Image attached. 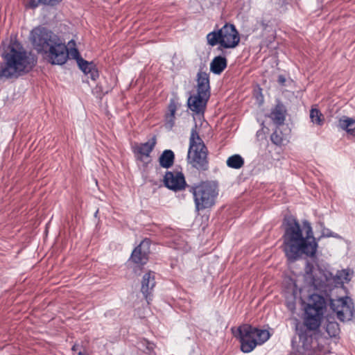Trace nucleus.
<instances>
[{
	"label": "nucleus",
	"instance_id": "39448f33",
	"mask_svg": "<svg viewBox=\"0 0 355 355\" xmlns=\"http://www.w3.org/2000/svg\"><path fill=\"white\" fill-rule=\"evenodd\" d=\"M326 308V302L323 297L318 294H312L308 299L304 307V325L309 330L317 329L321 323V320Z\"/></svg>",
	"mask_w": 355,
	"mask_h": 355
},
{
	"label": "nucleus",
	"instance_id": "9b49d317",
	"mask_svg": "<svg viewBox=\"0 0 355 355\" xmlns=\"http://www.w3.org/2000/svg\"><path fill=\"white\" fill-rule=\"evenodd\" d=\"M48 58L53 64H63L68 58V49L58 37L48 49Z\"/></svg>",
	"mask_w": 355,
	"mask_h": 355
},
{
	"label": "nucleus",
	"instance_id": "ea45409f",
	"mask_svg": "<svg viewBox=\"0 0 355 355\" xmlns=\"http://www.w3.org/2000/svg\"><path fill=\"white\" fill-rule=\"evenodd\" d=\"M326 236H333V235H332V234H327Z\"/></svg>",
	"mask_w": 355,
	"mask_h": 355
},
{
	"label": "nucleus",
	"instance_id": "f704fd0d",
	"mask_svg": "<svg viewBox=\"0 0 355 355\" xmlns=\"http://www.w3.org/2000/svg\"><path fill=\"white\" fill-rule=\"evenodd\" d=\"M285 81H286V79L283 76L281 75L278 77V82L280 84L283 85L285 83Z\"/></svg>",
	"mask_w": 355,
	"mask_h": 355
},
{
	"label": "nucleus",
	"instance_id": "7ed1b4c3",
	"mask_svg": "<svg viewBox=\"0 0 355 355\" xmlns=\"http://www.w3.org/2000/svg\"><path fill=\"white\" fill-rule=\"evenodd\" d=\"M241 349L244 353L252 352L257 345H261L270 338L268 331L259 329L249 324H243L237 329Z\"/></svg>",
	"mask_w": 355,
	"mask_h": 355
},
{
	"label": "nucleus",
	"instance_id": "6ab92c4d",
	"mask_svg": "<svg viewBox=\"0 0 355 355\" xmlns=\"http://www.w3.org/2000/svg\"><path fill=\"white\" fill-rule=\"evenodd\" d=\"M227 67V60L221 56L214 58L210 64V70L216 74H220Z\"/></svg>",
	"mask_w": 355,
	"mask_h": 355
},
{
	"label": "nucleus",
	"instance_id": "6e6552de",
	"mask_svg": "<svg viewBox=\"0 0 355 355\" xmlns=\"http://www.w3.org/2000/svg\"><path fill=\"white\" fill-rule=\"evenodd\" d=\"M57 36L44 28H34L31 33V40L34 48L38 51L46 53L49 46L57 40Z\"/></svg>",
	"mask_w": 355,
	"mask_h": 355
},
{
	"label": "nucleus",
	"instance_id": "412c9836",
	"mask_svg": "<svg viewBox=\"0 0 355 355\" xmlns=\"http://www.w3.org/2000/svg\"><path fill=\"white\" fill-rule=\"evenodd\" d=\"M310 280L309 288V289L313 288L315 290L323 291L326 286L328 285V279H326L325 281L321 279L319 277H312L311 275L307 274L306 276V280Z\"/></svg>",
	"mask_w": 355,
	"mask_h": 355
},
{
	"label": "nucleus",
	"instance_id": "58836bf2",
	"mask_svg": "<svg viewBox=\"0 0 355 355\" xmlns=\"http://www.w3.org/2000/svg\"><path fill=\"white\" fill-rule=\"evenodd\" d=\"M71 44H74V42H73V41H71V42H69V45H71Z\"/></svg>",
	"mask_w": 355,
	"mask_h": 355
},
{
	"label": "nucleus",
	"instance_id": "c85d7f7f",
	"mask_svg": "<svg viewBox=\"0 0 355 355\" xmlns=\"http://www.w3.org/2000/svg\"><path fill=\"white\" fill-rule=\"evenodd\" d=\"M271 141L276 145H282L284 139L281 135V132H279L277 130L271 135Z\"/></svg>",
	"mask_w": 355,
	"mask_h": 355
},
{
	"label": "nucleus",
	"instance_id": "c756f323",
	"mask_svg": "<svg viewBox=\"0 0 355 355\" xmlns=\"http://www.w3.org/2000/svg\"><path fill=\"white\" fill-rule=\"evenodd\" d=\"M175 116L168 114L165 115V126L166 128L171 130L175 125Z\"/></svg>",
	"mask_w": 355,
	"mask_h": 355
},
{
	"label": "nucleus",
	"instance_id": "aec40b11",
	"mask_svg": "<svg viewBox=\"0 0 355 355\" xmlns=\"http://www.w3.org/2000/svg\"><path fill=\"white\" fill-rule=\"evenodd\" d=\"M270 117L277 125H282L285 120V111L282 105H277L270 113Z\"/></svg>",
	"mask_w": 355,
	"mask_h": 355
},
{
	"label": "nucleus",
	"instance_id": "72a5a7b5",
	"mask_svg": "<svg viewBox=\"0 0 355 355\" xmlns=\"http://www.w3.org/2000/svg\"><path fill=\"white\" fill-rule=\"evenodd\" d=\"M62 0H42V3L47 5H55Z\"/></svg>",
	"mask_w": 355,
	"mask_h": 355
},
{
	"label": "nucleus",
	"instance_id": "7c9ffc66",
	"mask_svg": "<svg viewBox=\"0 0 355 355\" xmlns=\"http://www.w3.org/2000/svg\"><path fill=\"white\" fill-rule=\"evenodd\" d=\"M338 330V324L336 322H330L327 326V331L330 336H335Z\"/></svg>",
	"mask_w": 355,
	"mask_h": 355
},
{
	"label": "nucleus",
	"instance_id": "a211bd4d",
	"mask_svg": "<svg viewBox=\"0 0 355 355\" xmlns=\"http://www.w3.org/2000/svg\"><path fill=\"white\" fill-rule=\"evenodd\" d=\"M338 126L345 130L348 134L355 135V119L347 116H343L339 119Z\"/></svg>",
	"mask_w": 355,
	"mask_h": 355
},
{
	"label": "nucleus",
	"instance_id": "5701e85b",
	"mask_svg": "<svg viewBox=\"0 0 355 355\" xmlns=\"http://www.w3.org/2000/svg\"><path fill=\"white\" fill-rule=\"evenodd\" d=\"M159 164L164 168H169L173 164L174 153L171 150H165L161 155L159 159Z\"/></svg>",
	"mask_w": 355,
	"mask_h": 355
},
{
	"label": "nucleus",
	"instance_id": "ddd939ff",
	"mask_svg": "<svg viewBox=\"0 0 355 355\" xmlns=\"http://www.w3.org/2000/svg\"><path fill=\"white\" fill-rule=\"evenodd\" d=\"M149 252L150 241L144 239L133 250L131 254V260L135 263L144 265L148 259Z\"/></svg>",
	"mask_w": 355,
	"mask_h": 355
},
{
	"label": "nucleus",
	"instance_id": "1a4fd4ad",
	"mask_svg": "<svg viewBox=\"0 0 355 355\" xmlns=\"http://www.w3.org/2000/svg\"><path fill=\"white\" fill-rule=\"evenodd\" d=\"M331 309L336 313L337 318L343 321L350 320L354 315V306L349 297L332 299L330 302Z\"/></svg>",
	"mask_w": 355,
	"mask_h": 355
},
{
	"label": "nucleus",
	"instance_id": "f03ea898",
	"mask_svg": "<svg viewBox=\"0 0 355 355\" xmlns=\"http://www.w3.org/2000/svg\"><path fill=\"white\" fill-rule=\"evenodd\" d=\"M2 57L3 64L0 68V79L17 78L28 73L35 64L33 57L18 43L9 45Z\"/></svg>",
	"mask_w": 355,
	"mask_h": 355
},
{
	"label": "nucleus",
	"instance_id": "a878e982",
	"mask_svg": "<svg viewBox=\"0 0 355 355\" xmlns=\"http://www.w3.org/2000/svg\"><path fill=\"white\" fill-rule=\"evenodd\" d=\"M310 119L311 121L318 125H322L324 122V117L322 113L315 108H312L310 111Z\"/></svg>",
	"mask_w": 355,
	"mask_h": 355
},
{
	"label": "nucleus",
	"instance_id": "cd10ccee",
	"mask_svg": "<svg viewBox=\"0 0 355 355\" xmlns=\"http://www.w3.org/2000/svg\"><path fill=\"white\" fill-rule=\"evenodd\" d=\"M180 106V104L177 99L171 98L168 106V112L166 114L175 116V112Z\"/></svg>",
	"mask_w": 355,
	"mask_h": 355
},
{
	"label": "nucleus",
	"instance_id": "4be33fe9",
	"mask_svg": "<svg viewBox=\"0 0 355 355\" xmlns=\"http://www.w3.org/2000/svg\"><path fill=\"white\" fill-rule=\"evenodd\" d=\"M156 144V139L153 137L148 141L141 144L137 148V153L141 156L148 157Z\"/></svg>",
	"mask_w": 355,
	"mask_h": 355
},
{
	"label": "nucleus",
	"instance_id": "f257e3e1",
	"mask_svg": "<svg viewBox=\"0 0 355 355\" xmlns=\"http://www.w3.org/2000/svg\"><path fill=\"white\" fill-rule=\"evenodd\" d=\"M283 239V250L290 261L298 259L302 254L315 257L318 243L309 221L304 220L300 225L295 219L288 220Z\"/></svg>",
	"mask_w": 355,
	"mask_h": 355
},
{
	"label": "nucleus",
	"instance_id": "2eb2a0df",
	"mask_svg": "<svg viewBox=\"0 0 355 355\" xmlns=\"http://www.w3.org/2000/svg\"><path fill=\"white\" fill-rule=\"evenodd\" d=\"M197 92L210 96L209 75L202 70L197 74Z\"/></svg>",
	"mask_w": 355,
	"mask_h": 355
},
{
	"label": "nucleus",
	"instance_id": "423d86ee",
	"mask_svg": "<svg viewBox=\"0 0 355 355\" xmlns=\"http://www.w3.org/2000/svg\"><path fill=\"white\" fill-rule=\"evenodd\" d=\"M207 40L212 46L219 44L225 49H234L239 44L240 37L233 24H226L218 31L207 34Z\"/></svg>",
	"mask_w": 355,
	"mask_h": 355
},
{
	"label": "nucleus",
	"instance_id": "c9c22d12",
	"mask_svg": "<svg viewBox=\"0 0 355 355\" xmlns=\"http://www.w3.org/2000/svg\"><path fill=\"white\" fill-rule=\"evenodd\" d=\"M288 306L289 308V309L291 310H293L295 309V304L293 302H291L288 303Z\"/></svg>",
	"mask_w": 355,
	"mask_h": 355
},
{
	"label": "nucleus",
	"instance_id": "0eeeda50",
	"mask_svg": "<svg viewBox=\"0 0 355 355\" xmlns=\"http://www.w3.org/2000/svg\"><path fill=\"white\" fill-rule=\"evenodd\" d=\"M198 211L211 207L217 196L216 186L210 182H202L191 188Z\"/></svg>",
	"mask_w": 355,
	"mask_h": 355
},
{
	"label": "nucleus",
	"instance_id": "f8f14e48",
	"mask_svg": "<svg viewBox=\"0 0 355 355\" xmlns=\"http://www.w3.org/2000/svg\"><path fill=\"white\" fill-rule=\"evenodd\" d=\"M164 182L167 188L174 191H182L187 185L183 173L178 171L166 172Z\"/></svg>",
	"mask_w": 355,
	"mask_h": 355
},
{
	"label": "nucleus",
	"instance_id": "4468645a",
	"mask_svg": "<svg viewBox=\"0 0 355 355\" xmlns=\"http://www.w3.org/2000/svg\"><path fill=\"white\" fill-rule=\"evenodd\" d=\"M209 96L198 92L191 96L187 102L189 109L196 113L203 112Z\"/></svg>",
	"mask_w": 355,
	"mask_h": 355
},
{
	"label": "nucleus",
	"instance_id": "4c0bfd02",
	"mask_svg": "<svg viewBox=\"0 0 355 355\" xmlns=\"http://www.w3.org/2000/svg\"><path fill=\"white\" fill-rule=\"evenodd\" d=\"M78 355H85V354H84V352H83V351L79 350V351L78 352Z\"/></svg>",
	"mask_w": 355,
	"mask_h": 355
},
{
	"label": "nucleus",
	"instance_id": "9d476101",
	"mask_svg": "<svg viewBox=\"0 0 355 355\" xmlns=\"http://www.w3.org/2000/svg\"><path fill=\"white\" fill-rule=\"evenodd\" d=\"M331 309L336 313L337 318L343 321L350 320L354 315V306L349 297L332 299L330 302Z\"/></svg>",
	"mask_w": 355,
	"mask_h": 355
},
{
	"label": "nucleus",
	"instance_id": "b1692460",
	"mask_svg": "<svg viewBox=\"0 0 355 355\" xmlns=\"http://www.w3.org/2000/svg\"><path fill=\"white\" fill-rule=\"evenodd\" d=\"M227 165L232 168H240L244 164V160L239 155H234L227 159Z\"/></svg>",
	"mask_w": 355,
	"mask_h": 355
},
{
	"label": "nucleus",
	"instance_id": "e433bc0d",
	"mask_svg": "<svg viewBox=\"0 0 355 355\" xmlns=\"http://www.w3.org/2000/svg\"><path fill=\"white\" fill-rule=\"evenodd\" d=\"M80 346L78 345H74L72 347V350L74 352L79 351Z\"/></svg>",
	"mask_w": 355,
	"mask_h": 355
},
{
	"label": "nucleus",
	"instance_id": "f3484780",
	"mask_svg": "<svg viewBox=\"0 0 355 355\" xmlns=\"http://www.w3.org/2000/svg\"><path fill=\"white\" fill-rule=\"evenodd\" d=\"M155 285L154 273L151 272L146 273L143 277L141 282V292L146 298H147L148 295L150 294V291L153 288Z\"/></svg>",
	"mask_w": 355,
	"mask_h": 355
},
{
	"label": "nucleus",
	"instance_id": "393cba45",
	"mask_svg": "<svg viewBox=\"0 0 355 355\" xmlns=\"http://www.w3.org/2000/svg\"><path fill=\"white\" fill-rule=\"evenodd\" d=\"M302 291V288H298L297 285L295 282L292 279H290L289 286L286 288V293L291 294L293 296V300H295L297 298L302 300L301 293Z\"/></svg>",
	"mask_w": 355,
	"mask_h": 355
},
{
	"label": "nucleus",
	"instance_id": "473e14b6",
	"mask_svg": "<svg viewBox=\"0 0 355 355\" xmlns=\"http://www.w3.org/2000/svg\"><path fill=\"white\" fill-rule=\"evenodd\" d=\"M40 3H42V0H30L28 2V6L31 8L37 7Z\"/></svg>",
	"mask_w": 355,
	"mask_h": 355
},
{
	"label": "nucleus",
	"instance_id": "bb28decb",
	"mask_svg": "<svg viewBox=\"0 0 355 355\" xmlns=\"http://www.w3.org/2000/svg\"><path fill=\"white\" fill-rule=\"evenodd\" d=\"M350 271L348 270H342L338 271L335 276V282L337 284H343L350 280Z\"/></svg>",
	"mask_w": 355,
	"mask_h": 355
},
{
	"label": "nucleus",
	"instance_id": "dca6fc26",
	"mask_svg": "<svg viewBox=\"0 0 355 355\" xmlns=\"http://www.w3.org/2000/svg\"><path fill=\"white\" fill-rule=\"evenodd\" d=\"M78 65L80 70L92 80H95L98 77V72L92 62H89L83 59H78Z\"/></svg>",
	"mask_w": 355,
	"mask_h": 355
},
{
	"label": "nucleus",
	"instance_id": "2f4dec72",
	"mask_svg": "<svg viewBox=\"0 0 355 355\" xmlns=\"http://www.w3.org/2000/svg\"><path fill=\"white\" fill-rule=\"evenodd\" d=\"M71 56L72 58H74L78 62V59H83L79 55V52L76 49H71L70 51H68V57Z\"/></svg>",
	"mask_w": 355,
	"mask_h": 355
},
{
	"label": "nucleus",
	"instance_id": "20e7f679",
	"mask_svg": "<svg viewBox=\"0 0 355 355\" xmlns=\"http://www.w3.org/2000/svg\"><path fill=\"white\" fill-rule=\"evenodd\" d=\"M207 150L195 129H192L189 139L187 162L193 167L205 171L208 168Z\"/></svg>",
	"mask_w": 355,
	"mask_h": 355
}]
</instances>
